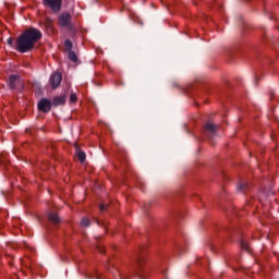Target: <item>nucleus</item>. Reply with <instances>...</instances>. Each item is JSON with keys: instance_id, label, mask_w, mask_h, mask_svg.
Segmentation results:
<instances>
[{"instance_id": "1", "label": "nucleus", "mask_w": 279, "mask_h": 279, "mask_svg": "<svg viewBox=\"0 0 279 279\" xmlns=\"http://www.w3.org/2000/svg\"><path fill=\"white\" fill-rule=\"evenodd\" d=\"M36 47V28H28L15 40L14 50L19 53H27Z\"/></svg>"}, {"instance_id": "2", "label": "nucleus", "mask_w": 279, "mask_h": 279, "mask_svg": "<svg viewBox=\"0 0 279 279\" xmlns=\"http://www.w3.org/2000/svg\"><path fill=\"white\" fill-rule=\"evenodd\" d=\"M39 112H49L51 110V100L44 98L38 102Z\"/></svg>"}, {"instance_id": "3", "label": "nucleus", "mask_w": 279, "mask_h": 279, "mask_svg": "<svg viewBox=\"0 0 279 279\" xmlns=\"http://www.w3.org/2000/svg\"><path fill=\"white\" fill-rule=\"evenodd\" d=\"M50 84L51 88H58V86L62 84V73L56 72L54 74H52L50 77Z\"/></svg>"}, {"instance_id": "4", "label": "nucleus", "mask_w": 279, "mask_h": 279, "mask_svg": "<svg viewBox=\"0 0 279 279\" xmlns=\"http://www.w3.org/2000/svg\"><path fill=\"white\" fill-rule=\"evenodd\" d=\"M45 3L52 9V12H60L62 8V0H45Z\"/></svg>"}, {"instance_id": "5", "label": "nucleus", "mask_w": 279, "mask_h": 279, "mask_svg": "<svg viewBox=\"0 0 279 279\" xmlns=\"http://www.w3.org/2000/svg\"><path fill=\"white\" fill-rule=\"evenodd\" d=\"M70 23H71V14L61 13L59 16V25L61 27H69Z\"/></svg>"}, {"instance_id": "6", "label": "nucleus", "mask_w": 279, "mask_h": 279, "mask_svg": "<svg viewBox=\"0 0 279 279\" xmlns=\"http://www.w3.org/2000/svg\"><path fill=\"white\" fill-rule=\"evenodd\" d=\"M64 104H66V97L64 96L56 97L52 100V106H64Z\"/></svg>"}, {"instance_id": "7", "label": "nucleus", "mask_w": 279, "mask_h": 279, "mask_svg": "<svg viewBox=\"0 0 279 279\" xmlns=\"http://www.w3.org/2000/svg\"><path fill=\"white\" fill-rule=\"evenodd\" d=\"M20 80H19V75H12L10 76L9 80V86L10 88H16V85L19 84Z\"/></svg>"}, {"instance_id": "8", "label": "nucleus", "mask_w": 279, "mask_h": 279, "mask_svg": "<svg viewBox=\"0 0 279 279\" xmlns=\"http://www.w3.org/2000/svg\"><path fill=\"white\" fill-rule=\"evenodd\" d=\"M204 130H207V132H211L213 134H215L217 132V125H215L214 123L211 122H207L205 125H204Z\"/></svg>"}, {"instance_id": "9", "label": "nucleus", "mask_w": 279, "mask_h": 279, "mask_svg": "<svg viewBox=\"0 0 279 279\" xmlns=\"http://www.w3.org/2000/svg\"><path fill=\"white\" fill-rule=\"evenodd\" d=\"M49 220L52 221L54 226H58V223H60V217L56 213L49 215Z\"/></svg>"}, {"instance_id": "10", "label": "nucleus", "mask_w": 279, "mask_h": 279, "mask_svg": "<svg viewBox=\"0 0 279 279\" xmlns=\"http://www.w3.org/2000/svg\"><path fill=\"white\" fill-rule=\"evenodd\" d=\"M64 48L66 49V51L71 52L73 49V43L71 41V39H68L64 41Z\"/></svg>"}, {"instance_id": "11", "label": "nucleus", "mask_w": 279, "mask_h": 279, "mask_svg": "<svg viewBox=\"0 0 279 279\" xmlns=\"http://www.w3.org/2000/svg\"><path fill=\"white\" fill-rule=\"evenodd\" d=\"M68 58L71 62H77V54L73 50L68 53Z\"/></svg>"}, {"instance_id": "12", "label": "nucleus", "mask_w": 279, "mask_h": 279, "mask_svg": "<svg viewBox=\"0 0 279 279\" xmlns=\"http://www.w3.org/2000/svg\"><path fill=\"white\" fill-rule=\"evenodd\" d=\"M143 267H145V257H140V258L137 259L136 269H143Z\"/></svg>"}, {"instance_id": "13", "label": "nucleus", "mask_w": 279, "mask_h": 279, "mask_svg": "<svg viewBox=\"0 0 279 279\" xmlns=\"http://www.w3.org/2000/svg\"><path fill=\"white\" fill-rule=\"evenodd\" d=\"M77 158H78L80 162H84V160H86V153L78 150Z\"/></svg>"}, {"instance_id": "14", "label": "nucleus", "mask_w": 279, "mask_h": 279, "mask_svg": "<svg viewBox=\"0 0 279 279\" xmlns=\"http://www.w3.org/2000/svg\"><path fill=\"white\" fill-rule=\"evenodd\" d=\"M81 223L83 228H88V226H90V220L88 218H83Z\"/></svg>"}, {"instance_id": "15", "label": "nucleus", "mask_w": 279, "mask_h": 279, "mask_svg": "<svg viewBox=\"0 0 279 279\" xmlns=\"http://www.w3.org/2000/svg\"><path fill=\"white\" fill-rule=\"evenodd\" d=\"M97 252H99L100 254H106V246L104 245H97L96 246Z\"/></svg>"}, {"instance_id": "16", "label": "nucleus", "mask_w": 279, "mask_h": 279, "mask_svg": "<svg viewBox=\"0 0 279 279\" xmlns=\"http://www.w3.org/2000/svg\"><path fill=\"white\" fill-rule=\"evenodd\" d=\"M70 101H72L73 104H75V101H77V95H75V94H71L70 95Z\"/></svg>"}, {"instance_id": "17", "label": "nucleus", "mask_w": 279, "mask_h": 279, "mask_svg": "<svg viewBox=\"0 0 279 279\" xmlns=\"http://www.w3.org/2000/svg\"><path fill=\"white\" fill-rule=\"evenodd\" d=\"M43 38V34L39 31H36V40H40Z\"/></svg>"}, {"instance_id": "18", "label": "nucleus", "mask_w": 279, "mask_h": 279, "mask_svg": "<svg viewBox=\"0 0 279 279\" xmlns=\"http://www.w3.org/2000/svg\"><path fill=\"white\" fill-rule=\"evenodd\" d=\"M7 43H8V45L12 46L14 41H13L12 37H10V38L7 40Z\"/></svg>"}, {"instance_id": "19", "label": "nucleus", "mask_w": 279, "mask_h": 279, "mask_svg": "<svg viewBox=\"0 0 279 279\" xmlns=\"http://www.w3.org/2000/svg\"><path fill=\"white\" fill-rule=\"evenodd\" d=\"M238 189H240V191H243V189H247V184L239 185Z\"/></svg>"}, {"instance_id": "20", "label": "nucleus", "mask_w": 279, "mask_h": 279, "mask_svg": "<svg viewBox=\"0 0 279 279\" xmlns=\"http://www.w3.org/2000/svg\"><path fill=\"white\" fill-rule=\"evenodd\" d=\"M100 210H106V205H100Z\"/></svg>"}, {"instance_id": "21", "label": "nucleus", "mask_w": 279, "mask_h": 279, "mask_svg": "<svg viewBox=\"0 0 279 279\" xmlns=\"http://www.w3.org/2000/svg\"><path fill=\"white\" fill-rule=\"evenodd\" d=\"M243 250H245L247 252V250H250V246L245 245V246H243Z\"/></svg>"}]
</instances>
